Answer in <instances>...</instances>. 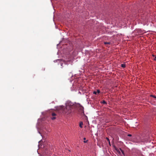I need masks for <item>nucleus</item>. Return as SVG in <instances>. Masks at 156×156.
I'll list each match as a JSON object with an SVG mask.
<instances>
[{
  "instance_id": "f257e3e1",
  "label": "nucleus",
  "mask_w": 156,
  "mask_h": 156,
  "mask_svg": "<svg viewBox=\"0 0 156 156\" xmlns=\"http://www.w3.org/2000/svg\"><path fill=\"white\" fill-rule=\"evenodd\" d=\"M73 105L71 102H68L66 103L65 107L63 106H60L58 108V110L63 113L68 114L71 112L72 109L74 107Z\"/></svg>"
},
{
  "instance_id": "f03ea898",
  "label": "nucleus",
  "mask_w": 156,
  "mask_h": 156,
  "mask_svg": "<svg viewBox=\"0 0 156 156\" xmlns=\"http://www.w3.org/2000/svg\"><path fill=\"white\" fill-rule=\"evenodd\" d=\"M56 111H55L54 112H50V117L52 120H54L55 119L58 117L56 114Z\"/></svg>"
},
{
  "instance_id": "7ed1b4c3",
  "label": "nucleus",
  "mask_w": 156,
  "mask_h": 156,
  "mask_svg": "<svg viewBox=\"0 0 156 156\" xmlns=\"http://www.w3.org/2000/svg\"><path fill=\"white\" fill-rule=\"evenodd\" d=\"M83 125V123L82 122H80V126L81 128H82V125Z\"/></svg>"
},
{
  "instance_id": "20e7f679",
  "label": "nucleus",
  "mask_w": 156,
  "mask_h": 156,
  "mask_svg": "<svg viewBox=\"0 0 156 156\" xmlns=\"http://www.w3.org/2000/svg\"><path fill=\"white\" fill-rule=\"evenodd\" d=\"M121 67L123 68H125L126 67V65L124 64H122L121 65Z\"/></svg>"
},
{
  "instance_id": "39448f33",
  "label": "nucleus",
  "mask_w": 156,
  "mask_h": 156,
  "mask_svg": "<svg viewBox=\"0 0 156 156\" xmlns=\"http://www.w3.org/2000/svg\"><path fill=\"white\" fill-rule=\"evenodd\" d=\"M110 42H104V44H110Z\"/></svg>"
},
{
  "instance_id": "423d86ee",
  "label": "nucleus",
  "mask_w": 156,
  "mask_h": 156,
  "mask_svg": "<svg viewBox=\"0 0 156 156\" xmlns=\"http://www.w3.org/2000/svg\"><path fill=\"white\" fill-rule=\"evenodd\" d=\"M150 96L151 97H153L154 98H156V96H155L154 95H150Z\"/></svg>"
},
{
  "instance_id": "0eeeda50",
  "label": "nucleus",
  "mask_w": 156,
  "mask_h": 156,
  "mask_svg": "<svg viewBox=\"0 0 156 156\" xmlns=\"http://www.w3.org/2000/svg\"><path fill=\"white\" fill-rule=\"evenodd\" d=\"M96 92H97V93H98V94H99L100 93V91L99 90H97Z\"/></svg>"
},
{
  "instance_id": "6e6552de",
  "label": "nucleus",
  "mask_w": 156,
  "mask_h": 156,
  "mask_svg": "<svg viewBox=\"0 0 156 156\" xmlns=\"http://www.w3.org/2000/svg\"><path fill=\"white\" fill-rule=\"evenodd\" d=\"M102 103L104 104H105L106 103V102L105 101H103L102 102Z\"/></svg>"
},
{
  "instance_id": "1a4fd4ad",
  "label": "nucleus",
  "mask_w": 156,
  "mask_h": 156,
  "mask_svg": "<svg viewBox=\"0 0 156 156\" xmlns=\"http://www.w3.org/2000/svg\"><path fill=\"white\" fill-rule=\"evenodd\" d=\"M120 150H121V151L122 152V153L123 154H124V151L122 149H121V148H120Z\"/></svg>"
},
{
  "instance_id": "9d476101",
  "label": "nucleus",
  "mask_w": 156,
  "mask_h": 156,
  "mask_svg": "<svg viewBox=\"0 0 156 156\" xmlns=\"http://www.w3.org/2000/svg\"><path fill=\"white\" fill-rule=\"evenodd\" d=\"M93 94H97V92L96 91H94V92H93Z\"/></svg>"
},
{
  "instance_id": "9b49d317",
  "label": "nucleus",
  "mask_w": 156,
  "mask_h": 156,
  "mask_svg": "<svg viewBox=\"0 0 156 156\" xmlns=\"http://www.w3.org/2000/svg\"><path fill=\"white\" fill-rule=\"evenodd\" d=\"M106 139L108 141L110 140L109 139L108 137H106Z\"/></svg>"
},
{
  "instance_id": "f8f14e48",
  "label": "nucleus",
  "mask_w": 156,
  "mask_h": 156,
  "mask_svg": "<svg viewBox=\"0 0 156 156\" xmlns=\"http://www.w3.org/2000/svg\"><path fill=\"white\" fill-rule=\"evenodd\" d=\"M128 136H132V135L130 134H129L128 135Z\"/></svg>"
},
{
  "instance_id": "ddd939ff",
  "label": "nucleus",
  "mask_w": 156,
  "mask_h": 156,
  "mask_svg": "<svg viewBox=\"0 0 156 156\" xmlns=\"http://www.w3.org/2000/svg\"><path fill=\"white\" fill-rule=\"evenodd\" d=\"M108 143H109V144L110 145V146H111V144H110V140L109 141H108Z\"/></svg>"
},
{
  "instance_id": "4468645a",
  "label": "nucleus",
  "mask_w": 156,
  "mask_h": 156,
  "mask_svg": "<svg viewBox=\"0 0 156 156\" xmlns=\"http://www.w3.org/2000/svg\"><path fill=\"white\" fill-rule=\"evenodd\" d=\"M87 140L86 141H84V143H86V142H87Z\"/></svg>"
},
{
  "instance_id": "2eb2a0df",
  "label": "nucleus",
  "mask_w": 156,
  "mask_h": 156,
  "mask_svg": "<svg viewBox=\"0 0 156 156\" xmlns=\"http://www.w3.org/2000/svg\"><path fill=\"white\" fill-rule=\"evenodd\" d=\"M154 60H156V57H155V58L154 59Z\"/></svg>"
},
{
  "instance_id": "dca6fc26",
  "label": "nucleus",
  "mask_w": 156,
  "mask_h": 156,
  "mask_svg": "<svg viewBox=\"0 0 156 156\" xmlns=\"http://www.w3.org/2000/svg\"><path fill=\"white\" fill-rule=\"evenodd\" d=\"M83 140H86V138H83Z\"/></svg>"
}]
</instances>
